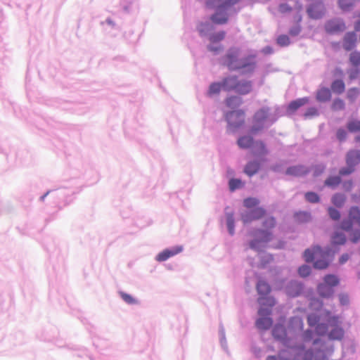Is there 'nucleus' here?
I'll list each match as a JSON object with an SVG mask.
<instances>
[{
  "mask_svg": "<svg viewBox=\"0 0 360 360\" xmlns=\"http://www.w3.org/2000/svg\"><path fill=\"white\" fill-rule=\"evenodd\" d=\"M306 200L309 202H318L319 201V196L314 192H308L305 194Z\"/></svg>",
  "mask_w": 360,
  "mask_h": 360,
  "instance_id": "obj_46",
  "label": "nucleus"
},
{
  "mask_svg": "<svg viewBox=\"0 0 360 360\" xmlns=\"http://www.w3.org/2000/svg\"><path fill=\"white\" fill-rule=\"evenodd\" d=\"M250 211L255 220L259 219L265 215V210L262 207H257Z\"/></svg>",
  "mask_w": 360,
  "mask_h": 360,
  "instance_id": "obj_40",
  "label": "nucleus"
},
{
  "mask_svg": "<svg viewBox=\"0 0 360 360\" xmlns=\"http://www.w3.org/2000/svg\"><path fill=\"white\" fill-rule=\"evenodd\" d=\"M120 295L122 298V300L129 304H136L137 301L135 298H134L131 295H129L124 292H120Z\"/></svg>",
  "mask_w": 360,
  "mask_h": 360,
  "instance_id": "obj_42",
  "label": "nucleus"
},
{
  "mask_svg": "<svg viewBox=\"0 0 360 360\" xmlns=\"http://www.w3.org/2000/svg\"><path fill=\"white\" fill-rule=\"evenodd\" d=\"M257 290L261 297H264L270 292L271 288L266 282L264 281H259L257 284Z\"/></svg>",
  "mask_w": 360,
  "mask_h": 360,
  "instance_id": "obj_22",
  "label": "nucleus"
},
{
  "mask_svg": "<svg viewBox=\"0 0 360 360\" xmlns=\"http://www.w3.org/2000/svg\"><path fill=\"white\" fill-rule=\"evenodd\" d=\"M345 202V196L343 194L337 193L332 198V202L337 207H342Z\"/></svg>",
  "mask_w": 360,
  "mask_h": 360,
  "instance_id": "obj_34",
  "label": "nucleus"
},
{
  "mask_svg": "<svg viewBox=\"0 0 360 360\" xmlns=\"http://www.w3.org/2000/svg\"><path fill=\"white\" fill-rule=\"evenodd\" d=\"M309 102L308 98H301L297 100L292 101L290 103L288 107V110L293 112L296 111L299 108Z\"/></svg>",
  "mask_w": 360,
  "mask_h": 360,
  "instance_id": "obj_17",
  "label": "nucleus"
},
{
  "mask_svg": "<svg viewBox=\"0 0 360 360\" xmlns=\"http://www.w3.org/2000/svg\"><path fill=\"white\" fill-rule=\"evenodd\" d=\"M346 242V237L342 233H335L332 237V243L336 245H343Z\"/></svg>",
  "mask_w": 360,
  "mask_h": 360,
  "instance_id": "obj_33",
  "label": "nucleus"
},
{
  "mask_svg": "<svg viewBox=\"0 0 360 360\" xmlns=\"http://www.w3.org/2000/svg\"><path fill=\"white\" fill-rule=\"evenodd\" d=\"M207 49L210 51H212V52H214V53H217V52H219V51L222 50L223 46L221 45H219L218 46H214L212 45H210Z\"/></svg>",
  "mask_w": 360,
  "mask_h": 360,
  "instance_id": "obj_63",
  "label": "nucleus"
},
{
  "mask_svg": "<svg viewBox=\"0 0 360 360\" xmlns=\"http://www.w3.org/2000/svg\"><path fill=\"white\" fill-rule=\"evenodd\" d=\"M356 36L354 32H348L344 38L343 46L345 50H352L356 44Z\"/></svg>",
  "mask_w": 360,
  "mask_h": 360,
  "instance_id": "obj_14",
  "label": "nucleus"
},
{
  "mask_svg": "<svg viewBox=\"0 0 360 360\" xmlns=\"http://www.w3.org/2000/svg\"><path fill=\"white\" fill-rule=\"evenodd\" d=\"M339 5L344 11H347L352 6V0H339Z\"/></svg>",
  "mask_w": 360,
  "mask_h": 360,
  "instance_id": "obj_50",
  "label": "nucleus"
},
{
  "mask_svg": "<svg viewBox=\"0 0 360 360\" xmlns=\"http://www.w3.org/2000/svg\"><path fill=\"white\" fill-rule=\"evenodd\" d=\"M328 323L332 329L328 333V338L333 340H341L345 335V331L341 327V323L338 316L330 317Z\"/></svg>",
  "mask_w": 360,
  "mask_h": 360,
  "instance_id": "obj_6",
  "label": "nucleus"
},
{
  "mask_svg": "<svg viewBox=\"0 0 360 360\" xmlns=\"http://www.w3.org/2000/svg\"><path fill=\"white\" fill-rule=\"evenodd\" d=\"M314 353L312 350L309 349L305 352L303 357V360H313Z\"/></svg>",
  "mask_w": 360,
  "mask_h": 360,
  "instance_id": "obj_61",
  "label": "nucleus"
},
{
  "mask_svg": "<svg viewBox=\"0 0 360 360\" xmlns=\"http://www.w3.org/2000/svg\"><path fill=\"white\" fill-rule=\"evenodd\" d=\"M303 321L301 318L295 316L290 319L289 322V327L294 330H302L303 329Z\"/></svg>",
  "mask_w": 360,
  "mask_h": 360,
  "instance_id": "obj_25",
  "label": "nucleus"
},
{
  "mask_svg": "<svg viewBox=\"0 0 360 360\" xmlns=\"http://www.w3.org/2000/svg\"><path fill=\"white\" fill-rule=\"evenodd\" d=\"M347 128L352 133L360 132V120H352L347 122Z\"/></svg>",
  "mask_w": 360,
  "mask_h": 360,
  "instance_id": "obj_29",
  "label": "nucleus"
},
{
  "mask_svg": "<svg viewBox=\"0 0 360 360\" xmlns=\"http://www.w3.org/2000/svg\"><path fill=\"white\" fill-rule=\"evenodd\" d=\"M317 292L323 298H330L334 294V290L328 284L321 283L317 286Z\"/></svg>",
  "mask_w": 360,
  "mask_h": 360,
  "instance_id": "obj_11",
  "label": "nucleus"
},
{
  "mask_svg": "<svg viewBox=\"0 0 360 360\" xmlns=\"http://www.w3.org/2000/svg\"><path fill=\"white\" fill-rule=\"evenodd\" d=\"M182 251L181 247H176L173 249H166L160 252L156 256V260L158 262H164L168 259L169 258L177 255L178 253Z\"/></svg>",
  "mask_w": 360,
  "mask_h": 360,
  "instance_id": "obj_9",
  "label": "nucleus"
},
{
  "mask_svg": "<svg viewBox=\"0 0 360 360\" xmlns=\"http://www.w3.org/2000/svg\"><path fill=\"white\" fill-rule=\"evenodd\" d=\"M242 102L241 98L235 96L228 97L225 101L226 106L229 108H238L241 105Z\"/></svg>",
  "mask_w": 360,
  "mask_h": 360,
  "instance_id": "obj_24",
  "label": "nucleus"
},
{
  "mask_svg": "<svg viewBox=\"0 0 360 360\" xmlns=\"http://www.w3.org/2000/svg\"><path fill=\"white\" fill-rule=\"evenodd\" d=\"M243 204L248 208H252L259 204V200L254 198H248L244 200Z\"/></svg>",
  "mask_w": 360,
  "mask_h": 360,
  "instance_id": "obj_44",
  "label": "nucleus"
},
{
  "mask_svg": "<svg viewBox=\"0 0 360 360\" xmlns=\"http://www.w3.org/2000/svg\"><path fill=\"white\" fill-rule=\"evenodd\" d=\"M269 117V108H262L258 110L253 116L254 120L261 121L265 123Z\"/></svg>",
  "mask_w": 360,
  "mask_h": 360,
  "instance_id": "obj_19",
  "label": "nucleus"
},
{
  "mask_svg": "<svg viewBox=\"0 0 360 360\" xmlns=\"http://www.w3.org/2000/svg\"><path fill=\"white\" fill-rule=\"evenodd\" d=\"M349 60L351 63L354 66L360 65V53L353 52L350 54Z\"/></svg>",
  "mask_w": 360,
  "mask_h": 360,
  "instance_id": "obj_45",
  "label": "nucleus"
},
{
  "mask_svg": "<svg viewBox=\"0 0 360 360\" xmlns=\"http://www.w3.org/2000/svg\"><path fill=\"white\" fill-rule=\"evenodd\" d=\"M252 90V84L249 81L238 80L235 88V91L240 94H247Z\"/></svg>",
  "mask_w": 360,
  "mask_h": 360,
  "instance_id": "obj_12",
  "label": "nucleus"
},
{
  "mask_svg": "<svg viewBox=\"0 0 360 360\" xmlns=\"http://www.w3.org/2000/svg\"><path fill=\"white\" fill-rule=\"evenodd\" d=\"M239 49L231 48L226 54L224 63L230 70H239L254 65V63L248 61V58H239Z\"/></svg>",
  "mask_w": 360,
  "mask_h": 360,
  "instance_id": "obj_3",
  "label": "nucleus"
},
{
  "mask_svg": "<svg viewBox=\"0 0 360 360\" xmlns=\"http://www.w3.org/2000/svg\"><path fill=\"white\" fill-rule=\"evenodd\" d=\"M258 302L261 305H263V306L267 305L270 307L274 306L276 304V301H275L274 298H273L271 297H264V296L259 297Z\"/></svg>",
  "mask_w": 360,
  "mask_h": 360,
  "instance_id": "obj_37",
  "label": "nucleus"
},
{
  "mask_svg": "<svg viewBox=\"0 0 360 360\" xmlns=\"http://www.w3.org/2000/svg\"><path fill=\"white\" fill-rule=\"evenodd\" d=\"M307 172V169L302 165H297L289 167L286 173L288 174L294 175V176H301L305 174Z\"/></svg>",
  "mask_w": 360,
  "mask_h": 360,
  "instance_id": "obj_23",
  "label": "nucleus"
},
{
  "mask_svg": "<svg viewBox=\"0 0 360 360\" xmlns=\"http://www.w3.org/2000/svg\"><path fill=\"white\" fill-rule=\"evenodd\" d=\"M319 321V318L316 314H310L307 317V322L310 326H315Z\"/></svg>",
  "mask_w": 360,
  "mask_h": 360,
  "instance_id": "obj_51",
  "label": "nucleus"
},
{
  "mask_svg": "<svg viewBox=\"0 0 360 360\" xmlns=\"http://www.w3.org/2000/svg\"><path fill=\"white\" fill-rule=\"evenodd\" d=\"M229 128L232 131L241 127L245 124V111L243 110L228 112L225 115Z\"/></svg>",
  "mask_w": 360,
  "mask_h": 360,
  "instance_id": "obj_4",
  "label": "nucleus"
},
{
  "mask_svg": "<svg viewBox=\"0 0 360 360\" xmlns=\"http://www.w3.org/2000/svg\"><path fill=\"white\" fill-rule=\"evenodd\" d=\"M321 256L322 257L321 259H319L317 258L316 259V261L314 263V266L316 269H324L328 267V262L326 259L325 253L323 254L322 252V255H321Z\"/></svg>",
  "mask_w": 360,
  "mask_h": 360,
  "instance_id": "obj_30",
  "label": "nucleus"
},
{
  "mask_svg": "<svg viewBox=\"0 0 360 360\" xmlns=\"http://www.w3.org/2000/svg\"><path fill=\"white\" fill-rule=\"evenodd\" d=\"M327 331V326L326 325L323 323L318 324L316 327V332L320 335H324Z\"/></svg>",
  "mask_w": 360,
  "mask_h": 360,
  "instance_id": "obj_55",
  "label": "nucleus"
},
{
  "mask_svg": "<svg viewBox=\"0 0 360 360\" xmlns=\"http://www.w3.org/2000/svg\"><path fill=\"white\" fill-rule=\"evenodd\" d=\"M298 273L302 277H307L311 273V268L307 265H302L299 268Z\"/></svg>",
  "mask_w": 360,
  "mask_h": 360,
  "instance_id": "obj_48",
  "label": "nucleus"
},
{
  "mask_svg": "<svg viewBox=\"0 0 360 360\" xmlns=\"http://www.w3.org/2000/svg\"><path fill=\"white\" fill-rule=\"evenodd\" d=\"M257 146L258 147V153L260 155H264L267 153V150L266 149L265 144L262 141H257L256 143Z\"/></svg>",
  "mask_w": 360,
  "mask_h": 360,
  "instance_id": "obj_54",
  "label": "nucleus"
},
{
  "mask_svg": "<svg viewBox=\"0 0 360 360\" xmlns=\"http://www.w3.org/2000/svg\"><path fill=\"white\" fill-rule=\"evenodd\" d=\"M243 183L240 179H232L229 181V188L231 191H234L242 187Z\"/></svg>",
  "mask_w": 360,
  "mask_h": 360,
  "instance_id": "obj_47",
  "label": "nucleus"
},
{
  "mask_svg": "<svg viewBox=\"0 0 360 360\" xmlns=\"http://www.w3.org/2000/svg\"><path fill=\"white\" fill-rule=\"evenodd\" d=\"M253 220H255V219H253V217L251 214V211L247 212L242 214V221L244 224L250 223Z\"/></svg>",
  "mask_w": 360,
  "mask_h": 360,
  "instance_id": "obj_52",
  "label": "nucleus"
},
{
  "mask_svg": "<svg viewBox=\"0 0 360 360\" xmlns=\"http://www.w3.org/2000/svg\"><path fill=\"white\" fill-rule=\"evenodd\" d=\"M345 102L340 98H336L332 103V109L333 110H341L345 108Z\"/></svg>",
  "mask_w": 360,
  "mask_h": 360,
  "instance_id": "obj_43",
  "label": "nucleus"
},
{
  "mask_svg": "<svg viewBox=\"0 0 360 360\" xmlns=\"http://www.w3.org/2000/svg\"><path fill=\"white\" fill-rule=\"evenodd\" d=\"M336 136L340 141H342L345 140L347 137V132L344 129L340 128L338 129Z\"/></svg>",
  "mask_w": 360,
  "mask_h": 360,
  "instance_id": "obj_53",
  "label": "nucleus"
},
{
  "mask_svg": "<svg viewBox=\"0 0 360 360\" xmlns=\"http://www.w3.org/2000/svg\"><path fill=\"white\" fill-rule=\"evenodd\" d=\"M272 334L276 339L281 340L284 343L285 342L287 334L286 330L283 325H276L272 330Z\"/></svg>",
  "mask_w": 360,
  "mask_h": 360,
  "instance_id": "obj_15",
  "label": "nucleus"
},
{
  "mask_svg": "<svg viewBox=\"0 0 360 360\" xmlns=\"http://www.w3.org/2000/svg\"><path fill=\"white\" fill-rule=\"evenodd\" d=\"M340 302L342 304H347L349 302L348 296L347 295H340Z\"/></svg>",
  "mask_w": 360,
  "mask_h": 360,
  "instance_id": "obj_64",
  "label": "nucleus"
},
{
  "mask_svg": "<svg viewBox=\"0 0 360 360\" xmlns=\"http://www.w3.org/2000/svg\"><path fill=\"white\" fill-rule=\"evenodd\" d=\"M318 115V110L316 108H309L306 112L304 113V116L306 117L315 116Z\"/></svg>",
  "mask_w": 360,
  "mask_h": 360,
  "instance_id": "obj_57",
  "label": "nucleus"
},
{
  "mask_svg": "<svg viewBox=\"0 0 360 360\" xmlns=\"http://www.w3.org/2000/svg\"><path fill=\"white\" fill-rule=\"evenodd\" d=\"M340 182L341 179L340 176H330L326 180L325 184L328 186L334 188L338 186Z\"/></svg>",
  "mask_w": 360,
  "mask_h": 360,
  "instance_id": "obj_36",
  "label": "nucleus"
},
{
  "mask_svg": "<svg viewBox=\"0 0 360 360\" xmlns=\"http://www.w3.org/2000/svg\"><path fill=\"white\" fill-rule=\"evenodd\" d=\"M278 9L281 13H285L290 12L292 8L287 4H282L279 6Z\"/></svg>",
  "mask_w": 360,
  "mask_h": 360,
  "instance_id": "obj_56",
  "label": "nucleus"
},
{
  "mask_svg": "<svg viewBox=\"0 0 360 360\" xmlns=\"http://www.w3.org/2000/svg\"><path fill=\"white\" fill-rule=\"evenodd\" d=\"M226 37V32L224 31H219L218 32L213 33L210 36V41L211 43H218L222 41Z\"/></svg>",
  "mask_w": 360,
  "mask_h": 360,
  "instance_id": "obj_31",
  "label": "nucleus"
},
{
  "mask_svg": "<svg viewBox=\"0 0 360 360\" xmlns=\"http://www.w3.org/2000/svg\"><path fill=\"white\" fill-rule=\"evenodd\" d=\"M297 13L294 17V21L295 22L299 23L302 20V16H301V11H302V6L299 5L297 8Z\"/></svg>",
  "mask_w": 360,
  "mask_h": 360,
  "instance_id": "obj_58",
  "label": "nucleus"
},
{
  "mask_svg": "<svg viewBox=\"0 0 360 360\" xmlns=\"http://www.w3.org/2000/svg\"><path fill=\"white\" fill-rule=\"evenodd\" d=\"M276 41L281 46H287L290 44V38L285 34L278 36Z\"/></svg>",
  "mask_w": 360,
  "mask_h": 360,
  "instance_id": "obj_41",
  "label": "nucleus"
},
{
  "mask_svg": "<svg viewBox=\"0 0 360 360\" xmlns=\"http://www.w3.org/2000/svg\"><path fill=\"white\" fill-rule=\"evenodd\" d=\"M359 75V69L357 68H354L353 70H351L349 72V77L351 80L356 79Z\"/></svg>",
  "mask_w": 360,
  "mask_h": 360,
  "instance_id": "obj_59",
  "label": "nucleus"
},
{
  "mask_svg": "<svg viewBox=\"0 0 360 360\" xmlns=\"http://www.w3.org/2000/svg\"><path fill=\"white\" fill-rule=\"evenodd\" d=\"M226 224L229 232L231 235H233L234 233V218L232 213L226 214Z\"/></svg>",
  "mask_w": 360,
  "mask_h": 360,
  "instance_id": "obj_38",
  "label": "nucleus"
},
{
  "mask_svg": "<svg viewBox=\"0 0 360 360\" xmlns=\"http://www.w3.org/2000/svg\"><path fill=\"white\" fill-rule=\"evenodd\" d=\"M238 78L235 76L228 77L221 81L222 89L226 91H234Z\"/></svg>",
  "mask_w": 360,
  "mask_h": 360,
  "instance_id": "obj_13",
  "label": "nucleus"
},
{
  "mask_svg": "<svg viewBox=\"0 0 360 360\" xmlns=\"http://www.w3.org/2000/svg\"><path fill=\"white\" fill-rule=\"evenodd\" d=\"M240 0H207L206 6L212 8L214 2L221 3L214 14L210 16V20L217 25H224L229 21L228 9L239 3Z\"/></svg>",
  "mask_w": 360,
  "mask_h": 360,
  "instance_id": "obj_1",
  "label": "nucleus"
},
{
  "mask_svg": "<svg viewBox=\"0 0 360 360\" xmlns=\"http://www.w3.org/2000/svg\"><path fill=\"white\" fill-rule=\"evenodd\" d=\"M352 221H356L360 226V210L358 207H352L349 211V220L342 222L341 227L345 231H349L352 228Z\"/></svg>",
  "mask_w": 360,
  "mask_h": 360,
  "instance_id": "obj_7",
  "label": "nucleus"
},
{
  "mask_svg": "<svg viewBox=\"0 0 360 360\" xmlns=\"http://www.w3.org/2000/svg\"><path fill=\"white\" fill-rule=\"evenodd\" d=\"M238 145L241 148H248L253 143V138L250 136H243L238 139Z\"/></svg>",
  "mask_w": 360,
  "mask_h": 360,
  "instance_id": "obj_26",
  "label": "nucleus"
},
{
  "mask_svg": "<svg viewBox=\"0 0 360 360\" xmlns=\"http://www.w3.org/2000/svg\"><path fill=\"white\" fill-rule=\"evenodd\" d=\"M260 164L257 161H250L249 162L244 169V172L246 174L251 176L255 174L259 169Z\"/></svg>",
  "mask_w": 360,
  "mask_h": 360,
  "instance_id": "obj_18",
  "label": "nucleus"
},
{
  "mask_svg": "<svg viewBox=\"0 0 360 360\" xmlns=\"http://www.w3.org/2000/svg\"><path fill=\"white\" fill-rule=\"evenodd\" d=\"M328 214L331 219L338 220L340 217V214L338 210L333 207L328 208Z\"/></svg>",
  "mask_w": 360,
  "mask_h": 360,
  "instance_id": "obj_49",
  "label": "nucleus"
},
{
  "mask_svg": "<svg viewBox=\"0 0 360 360\" xmlns=\"http://www.w3.org/2000/svg\"><path fill=\"white\" fill-rule=\"evenodd\" d=\"M265 123L258 120H254L252 119V125L250 128V133L256 134L262 131L264 129Z\"/></svg>",
  "mask_w": 360,
  "mask_h": 360,
  "instance_id": "obj_28",
  "label": "nucleus"
},
{
  "mask_svg": "<svg viewBox=\"0 0 360 360\" xmlns=\"http://www.w3.org/2000/svg\"><path fill=\"white\" fill-rule=\"evenodd\" d=\"M322 255V250L319 247H314L313 250L307 249L304 252V257L306 262H309Z\"/></svg>",
  "mask_w": 360,
  "mask_h": 360,
  "instance_id": "obj_16",
  "label": "nucleus"
},
{
  "mask_svg": "<svg viewBox=\"0 0 360 360\" xmlns=\"http://www.w3.org/2000/svg\"><path fill=\"white\" fill-rule=\"evenodd\" d=\"M222 89L221 82H214L212 83L210 86L208 94L210 96L217 94L220 92Z\"/></svg>",
  "mask_w": 360,
  "mask_h": 360,
  "instance_id": "obj_35",
  "label": "nucleus"
},
{
  "mask_svg": "<svg viewBox=\"0 0 360 360\" xmlns=\"http://www.w3.org/2000/svg\"><path fill=\"white\" fill-rule=\"evenodd\" d=\"M359 94V90L357 88H351L347 91V98L351 103H353L357 98Z\"/></svg>",
  "mask_w": 360,
  "mask_h": 360,
  "instance_id": "obj_39",
  "label": "nucleus"
},
{
  "mask_svg": "<svg viewBox=\"0 0 360 360\" xmlns=\"http://www.w3.org/2000/svg\"><path fill=\"white\" fill-rule=\"evenodd\" d=\"M350 240L352 243H357L360 240V231H356L352 233Z\"/></svg>",
  "mask_w": 360,
  "mask_h": 360,
  "instance_id": "obj_60",
  "label": "nucleus"
},
{
  "mask_svg": "<svg viewBox=\"0 0 360 360\" xmlns=\"http://www.w3.org/2000/svg\"><path fill=\"white\" fill-rule=\"evenodd\" d=\"M360 162V151L356 150H349L346 155L347 167L340 169L341 176L349 175L354 171V167Z\"/></svg>",
  "mask_w": 360,
  "mask_h": 360,
  "instance_id": "obj_5",
  "label": "nucleus"
},
{
  "mask_svg": "<svg viewBox=\"0 0 360 360\" xmlns=\"http://www.w3.org/2000/svg\"><path fill=\"white\" fill-rule=\"evenodd\" d=\"M331 98V92L329 89L323 87L316 93V99L320 102H326Z\"/></svg>",
  "mask_w": 360,
  "mask_h": 360,
  "instance_id": "obj_20",
  "label": "nucleus"
},
{
  "mask_svg": "<svg viewBox=\"0 0 360 360\" xmlns=\"http://www.w3.org/2000/svg\"><path fill=\"white\" fill-rule=\"evenodd\" d=\"M323 283H327L329 285L332 286V288H334L335 286L338 285L339 279L335 275L328 274L323 278Z\"/></svg>",
  "mask_w": 360,
  "mask_h": 360,
  "instance_id": "obj_32",
  "label": "nucleus"
},
{
  "mask_svg": "<svg viewBox=\"0 0 360 360\" xmlns=\"http://www.w3.org/2000/svg\"><path fill=\"white\" fill-rule=\"evenodd\" d=\"M276 226V220L274 217H268L263 222V226L266 230H257L254 236L255 238L252 240L250 243V246L252 249L259 250L264 247V245L271 240L273 236L272 233L269 231L274 228Z\"/></svg>",
  "mask_w": 360,
  "mask_h": 360,
  "instance_id": "obj_2",
  "label": "nucleus"
},
{
  "mask_svg": "<svg viewBox=\"0 0 360 360\" xmlns=\"http://www.w3.org/2000/svg\"><path fill=\"white\" fill-rule=\"evenodd\" d=\"M331 89L334 93L341 94L345 89V83L341 79H336L331 84Z\"/></svg>",
  "mask_w": 360,
  "mask_h": 360,
  "instance_id": "obj_27",
  "label": "nucleus"
},
{
  "mask_svg": "<svg viewBox=\"0 0 360 360\" xmlns=\"http://www.w3.org/2000/svg\"><path fill=\"white\" fill-rule=\"evenodd\" d=\"M307 13L310 18L318 19L323 16L324 8L322 4H313L307 8Z\"/></svg>",
  "mask_w": 360,
  "mask_h": 360,
  "instance_id": "obj_10",
  "label": "nucleus"
},
{
  "mask_svg": "<svg viewBox=\"0 0 360 360\" xmlns=\"http://www.w3.org/2000/svg\"><path fill=\"white\" fill-rule=\"evenodd\" d=\"M325 29L330 34L338 33L345 30V25L341 20H332L326 23Z\"/></svg>",
  "mask_w": 360,
  "mask_h": 360,
  "instance_id": "obj_8",
  "label": "nucleus"
},
{
  "mask_svg": "<svg viewBox=\"0 0 360 360\" xmlns=\"http://www.w3.org/2000/svg\"><path fill=\"white\" fill-rule=\"evenodd\" d=\"M300 31H301V27L300 25H297L295 27L291 28L289 31V33L292 36H296V35L299 34Z\"/></svg>",
  "mask_w": 360,
  "mask_h": 360,
  "instance_id": "obj_62",
  "label": "nucleus"
},
{
  "mask_svg": "<svg viewBox=\"0 0 360 360\" xmlns=\"http://www.w3.org/2000/svg\"><path fill=\"white\" fill-rule=\"evenodd\" d=\"M273 323V320L270 317H261L256 321V326L259 329L267 330Z\"/></svg>",
  "mask_w": 360,
  "mask_h": 360,
  "instance_id": "obj_21",
  "label": "nucleus"
}]
</instances>
